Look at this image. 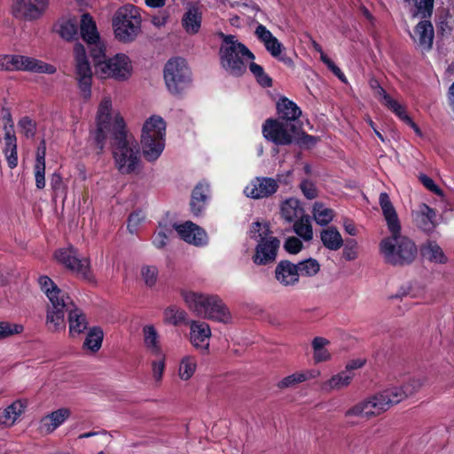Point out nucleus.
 <instances>
[{
  "label": "nucleus",
  "mask_w": 454,
  "mask_h": 454,
  "mask_svg": "<svg viewBox=\"0 0 454 454\" xmlns=\"http://www.w3.org/2000/svg\"><path fill=\"white\" fill-rule=\"evenodd\" d=\"M57 261L64 264L81 278L91 281L93 277L90 268V261L87 258H80L77 251L73 247L60 248L55 252Z\"/></svg>",
  "instance_id": "2eb2a0df"
},
{
  "label": "nucleus",
  "mask_w": 454,
  "mask_h": 454,
  "mask_svg": "<svg viewBox=\"0 0 454 454\" xmlns=\"http://www.w3.org/2000/svg\"><path fill=\"white\" fill-rule=\"evenodd\" d=\"M75 75L79 89L84 99L91 96L92 70L87 58L85 47L76 43L74 46Z\"/></svg>",
  "instance_id": "ddd939ff"
},
{
  "label": "nucleus",
  "mask_w": 454,
  "mask_h": 454,
  "mask_svg": "<svg viewBox=\"0 0 454 454\" xmlns=\"http://www.w3.org/2000/svg\"><path fill=\"white\" fill-rule=\"evenodd\" d=\"M366 363L364 358H356L348 361L345 366V372H352V371L362 368Z\"/></svg>",
  "instance_id": "69168bd1"
},
{
  "label": "nucleus",
  "mask_w": 454,
  "mask_h": 454,
  "mask_svg": "<svg viewBox=\"0 0 454 454\" xmlns=\"http://www.w3.org/2000/svg\"><path fill=\"white\" fill-rule=\"evenodd\" d=\"M222 39L219 49L220 64L230 74L242 75L246 70L248 60H253V52L233 35L218 34Z\"/></svg>",
  "instance_id": "20e7f679"
},
{
  "label": "nucleus",
  "mask_w": 454,
  "mask_h": 454,
  "mask_svg": "<svg viewBox=\"0 0 454 454\" xmlns=\"http://www.w3.org/2000/svg\"><path fill=\"white\" fill-rule=\"evenodd\" d=\"M49 0H16L12 4V14L19 19L35 20L45 12Z\"/></svg>",
  "instance_id": "f3484780"
},
{
  "label": "nucleus",
  "mask_w": 454,
  "mask_h": 454,
  "mask_svg": "<svg viewBox=\"0 0 454 454\" xmlns=\"http://www.w3.org/2000/svg\"><path fill=\"white\" fill-rule=\"evenodd\" d=\"M190 326L189 340L198 350L207 351L209 347L211 330L209 325L201 321L192 320L187 323Z\"/></svg>",
  "instance_id": "412c9836"
},
{
  "label": "nucleus",
  "mask_w": 454,
  "mask_h": 454,
  "mask_svg": "<svg viewBox=\"0 0 454 454\" xmlns=\"http://www.w3.org/2000/svg\"><path fill=\"white\" fill-rule=\"evenodd\" d=\"M9 71H24L39 74H52L56 73V67L42 60L32 57L8 54Z\"/></svg>",
  "instance_id": "dca6fc26"
},
{
  "label": "nucleus",
  "mask_w": 454,
  "mask_h": 454,
  "mask_svg": "<svg viewBox=\"0 0 454 454\" xmlns=\"http://www.w3.org/2000/svg\"><path fill=\"white\" fill-rule=\"evenodd\" d=\"M278 112L279 114L278 120L291 122L293 125H297V119L301 114V111L297 105L286 98L280 99L278 103Z\"/></svg>",
  "instance_id": "7c9ffc66"
},
{
  "label": "nucleus",
  "mask_w": 454,
  "mask_h": 454,
  "mask_svg": "<svg viewBox=\"0 0 454 454\" xmlns=\"http://www.w3.org/2000/svg\"><path fill=\"white\" fill-rule=\"evenodd\" d=\"M379 202L387 222L390 236L380 243V250L386 262L403 266L412 262L417 255V247L409 238L401 235V224L396 211L387 192L380 194Z\"/></svg>",
  "instance_id": "f257e3e1"
},
{
  "label": "nucleus",
  "mask_w": 454,
  "mask_h": 454,
  "mask_svg": "<svg viewBox=\"0 0 454 454\" xmlns=\"http://www.w3.org/2000/svg\"><path fill=\"white\" fill-rule=\"evenodd\" d=\"M197 368V358L193 356H184L179 364L178 376L182 380H190L195 373Z\"/></svg>",
  "instance_id": "ea45409f"
},
{
  "label": "nucleus",
  "mask_w": 454,
  "mask_h": 454,
  "mask_svg": "<svg viewBox=\"0 0 454 454\" xmlns=\"http://www.w3.org/2000/svg\"><path fill=\"white\" fill-rule=\"evenodd\" d=\"M202 10L195 4L189 5L181 19V25L185 33L189 35H195L200 33L202 25Z\"/></svg>",
  "instance_id": "b1692460"
},
{
  "label": "nucleus",
  "mask_w": 454,
  "mask_h": 454,
  "mask_svg": "<svg viewBox=\"0 0 454 454\" xmlns=\"http://www.w3.org/2000/svg\"><path fill=\"white\" fill-rule=\"evenodd\" d=\"M121 116L118 113L112 114V100L109 97H105L98 109L97 114V130L95 134L96 143L100 150L105 146L106 139L108 136L114 135V124L115 118Z\"/></svg>",
  "instance_id": "4468645a"
},
{
  "label": "nucleus",
  "mask_w": 454,
  "mask_h": 454,
  "mask_svg": "<svg viewBox=\"0 0 454 454\" xmlns=\"http://www.w3.org/2000/svg\"><path fill=\"white\" fill-rule=\"evenodd\" d=\"M168 236L163 231H159L155 233L153 237V244L157 248H162L167 244Z\"/></svg>",
  "instance_id": "338daca9"
},
{
  "label": "nucleus",
  "mask_w": 454,
  "mask_h": 454,
  "mask_svg": "<svg viewBox=\"0 0 454 454\" xmlns=\"http://www.w3.org/2000/svg\"><path fill=\"white\" fill-rule=\"evenodd\" d=\"M298 133V125L283 120L268 119L262 125L263 137L278 145H290Z\"/></svg>",
  "instance_id": "f8f14e48"
},
{
  "label": "nucleus",
  "mask_w": 454,
  "mask_h": 454,
  "mask_svg": "<svg viewBox=\"0 0 454 454\" xmlns=\"http://www.w3.org/2000/svg\"><path fill=\"white\" fill-rule=\"evenodd\" d=\"M281 215L287 222L297 221L301 216H304L300 201L294 198L287 199L283 202L281 206Z\"/></svg>",
  "instance_id": "58836bf2"
},
{
  "label": "nucleus",
  "mask_w": 454,
  "mask_h": 454,
  "mask_svg": "<svg viewBox=\"0 0 454 454\" xmlns=\"http://www.w3.org/2000/svg\"><path fill=\"white\" fill-rule=\"evenodd\" d=\"M50 185L53 192V196L59 197L63 195L66 197V186L63 183L62 176L59 173L55 172L51 175L50 179Z\"/></svg>",
  "instance_id": "864d4df0"
},
{
  "label": "nucleus",
  "mask_w": 454,
  "mask_h": 454,
  "mask_svg": "<svg viewBox=\"0 0 454 454\" xmlns=\"http://www.w3.org/2000/svg\"><path fill=\"white\" fill-rule=\"evenodd\" d=\"M183 298L198 316L224 324L231 322V313L218 296L185 292Z\"/></svg>",
  "instance_id": "0eeeda50"
},
{
  "label": "nucleus",
  "mask_w": 454,
  "mask_h": 454,
  "mask_svg": "<svg viewBox=\"0 0 454 454\" xmlns=\"http://www.w3.org/2000/svg\"><path fill=\"white\" fill-rule=\"evenodd\" d=\"M140 277L147 287L152 288L155 286L159 277L158 267L148 264L142 265L140 268Z\"/></svg>",
  "instance_id": "de8ad7c7"
},
{
  "label": "nucleus",
  "mask_w": 454,
  "mask_h": 454,
  "mask_svg": "<svg viewBox=\"0 0 454 454\" xmlns=\"http://www.w3.org/2000/svg\"><path fill=\"white\" fill-rule=\"evenodd\" d=\"M313 216L317 224L325 226L333 221L334 213L323 203L316 202L313 206Z\"/></svg>",
  "instance_id": "a19ab883"
},
{
  "label": "nucleus",
  "mask_w": 454,
  "mask_h": 454,
  "mask_svg": "<svg viewBox=\"0 0 454 454\" xmlns=\"http://www.w3.org/2000/svg\"><path fill=\"white\" fill-rule=\"evenodd\" d=\"M80 32L82 38L87 43L90 56H92V50L98 46H105L104 43L100 40L96 23L89 13H84L82 15L80 22Z\"/></svg>",
  "instance_id": "6ab92c4d"
},
{
  "label": "nucleus",
  "mask_w": 454,
  "mask_h": 454,
  "mask_svg": "<svg viewBox=\"0 0 454 454\" xmlns=\"http://www.w3.org/2000/svg\"><path fill=\"white\" fill-rule=\"evenodd\" d=\"M20 132L27 138H32L35 135L36 124L27 116L21 118L18 122Z\"/></svg>",
  "instance_id": "603ef678"
},
{
  "label": "nucleus",
  "mask_w": 454,
  "mask_h": 454,
  "mask_svg": "<svg viewBox=\"0 0 454 454\" xmlns=\"http://www.w3.org/2000/svg\"><path fill=\"white\" fill-rule=\"evenodd\" d=\"M274 277L277 282L284 287H292L299 284L300 276L296 263L288 260H281L276 266Z\"/></svg>",
  "instance_id": "aec40b11"
},
{
  "label": "nucleus",
  "mask_w": 454,
  "mask_h": 454,
  "mask_svg": "<svg viewBox=\"0 0 454 454\" xmlns=\"http://www.w3.org/2000/svg\"><path fill=\"white\" fill-rule=\"evenodd\" d=\"M255 35L264 44L266 50L272 57L278 58L286 63L291 62L290 59L280 57L284 46L265 26L262 24L258 25L255 29Z\"/></svg>",
  "instance_id": "5701e85b"
},
{
  "label": "nucleus",
  "mask_w": 454,
  "mask_h": 454,
  "mask_svg": "<svg viewBox=\"0 0 454 454\" xmlns=\"http://www.w3.org/2000/svg\"><path fill=\"white\" fill-rule=\"evenodd\" d=\"M376 95L379 97L380 102L390 109L393 113L400 109V105L397 101L393 99L386 90L379 84L376 87Z\"/></svg>",
  "instance_id": "3c124183"
},
{
  "label": "nucleus",
  "mask_w": 454,
  "mask_h": 454,
  "mask_svg": "<svg viewBox=\"0 0 454 454\" xmlns=\"http://www.w3.org/2000/svg\"><path fill=\"white\" fill-rule=\"evenodd\" d=\"M163 317L166 324L177 325L185 322L186 312L175 305H171L164 309Z\"/></svg>",
  "instance_id": "37998d69"
},
{
  "label": "nucleus",
  "mask_w": 454,
  "mask_h": 454,
  "mask_svg": "<svg viewBox=\"0 0 454 454\" xmlns=\"http://www.w3.org/2000/svg\"><path fill=\"white\" fill-rule=\"evenodd\" d=\"M144 343L146 349L153 356H161L162 349L160 343V336L153 325L143 327Z\"/></svg>",
  "instance_id": "473e14b6"
},
{
  "label": "nucleus",
  "mask_w": 454,
  "mask_h": 454,
  "mask_svg": "<svg viewBox=\"0 0 454 454\" xmlns=\"http://www.w3.org/2000/svg\"><path fill=\"white\" fill-rule=\"evenodd\" d=\"M141 19L138 10L132 4L121 7L113 20L115 37L121 42H131L140 29Z\"/></svg>",
  "instance_id": "9d476101"
},
{
  "label": "nucleus",
  "mask_w": 454,
  "mask_h": 454,
  "mask_svg": "<svg viewBox=\"0 0 454 454\" xmlns=\"http://www.w3.org/2000/svg\"><path fill=\"white\" fill-rule=\"evenodd\" d=\"M284 247L288 253L295 254L301 250L302 243L298 238L290 237L286 240Z\"/></svg>",
  "instance_id": "052dcab7"
},
{
  "label": "nucleus",
  "mask_w": 454,
  "mask_h": 454,
  "mask_svg": "<svg viewBox=\"0 0 454 454\" xmlns=\"http://www.w3.org/2000/svg\"><path fill=\"white\" fill-rule=\"evenodd\" d=\"M164 80L169 92L181 94L192 83V72L183 58L170 59L164 67Z\"/></svg>",
  "instance_id": "9b49d317"
},
{
  "label": "nucleus",
  "mask_w": 454,
  "mask_h": 454,
  "mask_svg": "<svg viewBox=\"0 0 454 454\" xmlns=\"http://www.w3.org/2000/svg\"><path fill=\"white\" fill-rule=\"evenodd\" d=\"M251 73L254 75L259 84L264 88L270 87L272 85L271 78L264 72L262 66L251 62L249 65Z\"/></svg>",
  "instance_id": "8fccbe9b"
},
{
  "label": "nucleus",
  "mask_w": 454,
  "mask_h": 454,
  "mask_svg": "<svg viewBox=\"0 0 454 454\" xmlns=\"http://www.w3.org/2000/svg\"><path fill=\"white\" fill-rule=\"evenodd\" d=\"M294 231L303 240H311L313 238V230L309 216L304 215L295 221L294 224Z\"/></svg>",
  "instance_id": "79ce46f5"
},
{
  "label": "nucleus",
  "mask_w": 454,
  "mask_h": 454,
  "mask_svg": "<svg viewBox=\"0 0 454 454\" xmlns=\"http://www.w3.org/2000/svg\"><path fill=\"white\" fill-rule=\"evenodd\" d=\"M343 256L348 261L355 260L357 257L356 242L354 239L347 241L343 250Z\"/></svg>",
  "instance_id": "680f3d73"
},
{
  "label": "nucleus",
  "mask_w": 454,
  "mask_h": 454,
  "mask_svg": "<svg viewBox=\"0 0 454 454\" xmlns=\"http://www.w3.org/2000/svg\"><path fill=\"white\" fill-rule=\"evenodd\" d=\"M90 57L94 64L95 74L100 79L113 78L124 81L131 75V63L125 54L117 53L112 58H106V47L98 46L92 50Z\"/></svg>",
  "instance_id": "39448f33"
},
{
  "label": "nucleus",
  "mask_w": 454,
  "mask_h": 454,
  "mask_svg": "<svg viewBox=\"0 0 454 454\" xmlns=\"http://www.w3.org/2000/svg\"><path fill=\"white\" fill-rule=\"evenodd\" d=\"M71 411L67 408H60L42 418L40 429L51 434L60 427L70 416Z\"/></svg>",
  "instance_id": "bb28decb"
},
{
  "label": "nucleus",
  "mask_w": 454,
  "mask_h": 454,
  "mask_svg": "<svg viewBox=\"0 0 454 454\" xmlns=\"http://www.w3.org/2000/svg\"><path fill=\"white\" fill-rule=\"evenodd\" d=\"M301 189L304 196L309 200L315 199L317 196V192L314 184L308 180H305L301 184Z\"/></svg>",
  "instance_id": "e2e57ef3"
},
{
  "label": "nucleus",
  "mask_w": 454,
  "mask_h": 454,
  "mask_svg": "<svg viewBox=\"0 0 454 454\" xmlns=\"http://www.w3.org/2000/svg\"><path fill=\"white\" fill-rule=\"evenodd\" d=\"M26 407V402L16 400L5 409L0 411V424L12 427L25 411Z\"/></svg>",
  "instance_id": "2f4dec72"
},
{
  "label": "nucleus",
  "mask_w": 454,
  "mask_h": 454,
  "mask_svg": "<svg viewBox=\"0 0 454 454\" xmlns=\"http://www.w3.org/2000/svg\"><path fill=\"white\" fill-rule=\"evenodd\" d=\"M421 254L424 258L434 263L444 264L448 262L442 247L434 241L426 243L421 247Z\"/></svg>",
  "instance_id": "4c0bfd02"
},
{
  "label": "nucleus",
  "mask_w": 454,
  "mask_h": 454,
  "mask_svg": "<svg viewBox=\"0 0 454 454\" xmlns=\"http://www.w3.org/2000/svg\"><path fill=\"white\" fill-rule=\"evenodd\" d=\"M23 330V326L16 324H10L8 322H0V340L20 333Z\"/></svg>",
  "instance_id": "6e6d98bb"
},
{
  "label": "nucleus",
  "mask_w": 454,
  "mask_h": 454,
  "mask_svg": "<svg viewBox=\"0 0 454 454\" xmlns=\"http://www.w3.org/2000/svg\"><path fill=\"white\" fill-rule=\"evenodd\" d=\"M41 290L49 299L46 308L45 325L51 333L65 331V309L72 305L71 297L47 276H42L38 279Z\"/></svg>",
  "instance_id": "7ed1b4c3"
},
{
  "label": "nucleus",
  "mask_w": 454,
  "mask_h": 454,
  "mask_svg": "<svg viewBox=\"0 0 454 454\" xmlns=\"http://www.w3.org/2000/svg\"><path fill=\"white\" fill-rule=\"evenodd\" d=\"M160 359L156 361H153L152 369H153V377L155 381L160 382L162 379L163 372L165 369V363L163 355L159 356Z\"/></svg>",
  "instance_id": "bf43d9fd"
},
{
  "label": "nucleus",
  "mask_w": 454,
  "mask_h": 454,
  "mask_svg": "<svg viewBox=\"0 0 454 454\" xmlns=\"http://www.w3.org/2000/svg\"><path fill=\"white\" fill-rule=\"evenodd\" d=\"M145 219V214L142 210H137L131 213L128 219L127 228L131 234L137 231L138 227Z\"/></svg>",
  "instance_id": "5fc2aeb1"
},
{
  "label": "nucleus",
  "mask_w": 454,
  "mask_h": 454,
  "mask_svg": "<svg viewBox=\"0 0 454 454\" xmlns=\"http://www.w3.org/2000/svg\"><path fill=\"white\" fill-rule=\"evenodd\" d=\"M411 37L416 47L421 51H429L433 47L434 31L432 23L429 20L419 22L414 27Z\"/></svg>",
  "instance_id": "4be33fe9"
},
{
  "label": "nucleus",
  "mask_w": 454,
  "mask_h": 454,
  "mask_svg": "<svg viewBox=\"0 0 454 454\" xmlns=\"http://www.w3.org/2000/svg\"><path fill=\"white\" fill-rule=\"evenodd\" d=\"M299 276L313 277L320 270L319 262L313 258H309L296 263Z\"/></svg>",
  "instance_id": "49530a36"
},
{
  "label": "nucleus",
  "mask_w": 454,
  "mask_h": 454,
  "mask_svg": "<svg viewBox=\"0 0 454 454\" xmlns=\"http://www.w3.org/2000/svg\"><path fill=\"white\" fill-rule=\"evenodd\" d=\"M345 418L348 422L350 424H354L353 419H370L373 418V411H372L370 403L367 401V398L361 400L356 403L349 409H348L345 412Z\"/></svg>",
  "instance_id": "c9c22d12"
},
{
  "label": "nucleus",
  "mask_w": 454,
  "mask_h": 454,
  "mask_svg": "<svg viewBox=\"0 0 454 454\" xmlns=\"http://www.w3.org/2000/svg\"><path fill=\"white\" fill-rule=\"evenodd\" d=\"M176 231L184 241L190 244L195 246L207 244V237L205 231L192 222L176 226Z\"/></svg>",
  "instance_id": "a878e982"
},
{
  "label": "nucleus",
  "mask_w": 454,
  "mask_h": 454,
  "mask_svg": "<svg viewBox=\"0 0 454 454\" xmlns=\"http://www.w3.org/2000/svg\"><path fill=\"white\" fill-rule=\"evenodd\" d=\"M329 343L328 340L323 337H316L312 341V347L314 349V360L317 363L327 361L330 359V353L325 348V346Z\"/></svg>",
  "instance_id": "a18cd8bd"
},
{
  "label": "nucleus",
  "mask_w": 454,
  "mask_h": 454,
  "mask_svg": "<svg viewBox=\"0 0 454 454\" xmlns=\"http://www.w3.org/2000/svg\"><path fill=\"white\" fill-rule=\"evenodd\" d=\"M115 167L122 175L135 173L140 163V149L136 139L127 133L121 116L114 124V135L110 136Z\"/></svg>",
  "instance_id": "f03ea898"
},
{
  "label": "nucleus",
  "mask_w": 454,
  "mask_h": 454,
  "mask_svg": "<svg viewBox=\"0 0 454 454\" xmlns=\"http://www.w3.org/2000/svg\"><path fill=\"white\" fill-rule=\"evenodd\" d=\"M354 376L355 374L353 372L341 371L333 375L327 380L322 382L321 390L326 393H330L333 391H340L344 389L351 384Z\"/></svg>",
  "instance_id": "c85d7f7f"
},
{
  "label": "nucleus",
  "mask_w": 454,
  "mask_h": 454,
  "mask_svg": "<svg viewBox=\"0 0 454 454\" xmlns=\"http://www.w3.org/2000/svg\"><path fill=\"white\" fill-rule=\"evenodd\" d=\"M4 145L5 146L4 149V153L5 155L8 166L11 168H14L18 165L17 138L11 129H7L5 131Z\"/></svg>",
  "instance_id": "e433bc0d"
},
{
  "label": "nucleus",
  "mask_w": 454,
  "mask_h": 454,
  "mask_svg": "<svg viewBox=\"0 0 454 454\" xmlns=\"http://www.w3.org/2000/svg\"><path fill=\"white\" fill-rule=\"evenodd\" d=\"M166 123L158 115H153L144 124L141 144L144 157L148 161L156 160L165 147Z\"/></svg>",
  "instance_id": "6e6552de"
},
{
  "label": "nucleus",
  "mask_w": 454,
  "mask_h": 454,
  "mask_svg": "<svg viewBox=\"0 0 454 454\" xmlns=\"http://www.w3.org/2000/svg\"><path fill=\"white\" fill-rule=\"evenodd\" d=\"M250 238L256 241L253 262L257 266H264L274 262L280 247V240L273 236L267 223H253L250 228Z\"/></svg>",
  "instance_id": "423d86ee"
},
{
  "label": "nucleus",
  "mask_w": 454,
  "mask_h": 454,
  "mask_svg": "<svg viewBox=\"0 0 454 454\" xmlns=\"http://www.w3.org/2000/svg\"><path fill=\"white\" fill-rule=\"evenodd\" d=\"M58 32L59 35L67 41L74 39L77 35V23L73 20H61L59 23Z\"/></svg>",
  "instance_id": "09e8293b"
},
{
  "label": "nucleus",
  "mask_w": 454,
  "mask_h": 454,
  "mask_svg": "<svg viewBox=\"0 0 454 454\" xmlns=\"http://www.w3.org/2000/svg\"><path fill=\"white\" fill-rule=\"evenodd\" d=\"M413 217L417 227L427 233L433 232L437 226L435 210L426 204L419 205Z\"/></svg>",
  "instance_id": "393cba45"
},
{
  "label": "nucleus",
  "mask_w": 454,
  "mask_h": 454,
  "mask_svg": "<svg viewBox=\"0 0 454 454\" xmlns=\"http://www.w3.org/2000/svg\"><path fill=\"white\" fill-rule=\"evenodd\" d=\"M68 312L69 333L72 336L78 335L88 327V321L83 311L76 307L72 301V305L65 309Z\"/></svg>",
  "instance_id": "cd10ccee"
},
{
  "label": "nucleus",
  "mask_w": 454,
  "mask_h": 454,
  "mask_svg": "<svg viewBox=\"0 0 454 454\" xmlns=\"http://www.w3.org/2000/svg\"><path fill=\"white\" fill-rule=\"evenodd\" d=\"M278 181L272 177L257 176L244 189L247 197L254 200L269 198L278 189Z\"/></svg>",
  "instance_id": "a211bd4d"
},
{
  "label": "nucleus",
  "mask_w": 454,
  "mask_h": 454,
  "mask_svg": "<svg viewBox=\"0 0 454 454\" xmlns=\"http://www.w3.org/2000/svg\"><path fill=\"white\" fill-rule=\"evenodd\" d=\"M320 239L324 247L331 251H337L343 246V239L333 226L323 229L320 232Z\"/></svg>",
  "instance_id": "f704fd0d"
},
{
  "label": "nucleus",
  "mask_w": 454,
  "mask_h": 454,
  "mask_svg": "<svg viewBox=\"0 0 454 454\" xmlns=\"http://www.w3.org/2000/svg\"><path fill=\"white\" fill-rule=\"evenodd\" d=\"M34 174L36 188L43 189L45 187V164L35 163Z\"/></svg>",
  "instance_id": "4d7b16f0"
},
{
  "label": "nucleus",
  "mask_w": 454,
  "mask_h": 454,
  "mask_svg": "<svg viewBox=\"0 0 454 454\" xmlns=\"http://www.w3.org/2000/svg\"><path fill=\"white\" fill-rule=\"evenodd\" d=\"M104 333L101 328L93 327L91 328L83 343V346L92 352L98 351L102 345Z\"/></svg>",
  "instance_id": "c03bdc74"
},
{
  "label": "nucleus",
  "mask_w": 454,
  "mask_h": 454,
  "mask_svg": "<svg viewBox=\"0 0 454 454\" xmlns=\"http://www.w3.org/2000/svg\"><path fill=\"white\" fill-rule=\"evenodd\" d=\"M46 155V145L44 140H43L37 148L36 158L35 163L45 164Z\"/></svg>",
  "instance_id": "774afa93"
},
{
  "label": "nucleus",
  "mask_w": 454,
  "mask_h": 454,
  "mask_svg": "<svg viewBox=\"0 0 454 454\" xmlns=\"http://www.w3.org/2000/svg\"><path fill=\"white\" fill-rule=\"evenodd\" d=\"M395 115H397L401 121L409 125L414 132L421 137L422 132L419 126L412 121V119L406 114V111L403 106H400V109L395 112Z\"/></svg>",
  "instance_id": "13d9d810"
},
{
  "label": "nucleus",
  "mask_w": 454,
  "mask_h": 454,
  "mask_svg": "<svg viewBox=\"0 0 454 454\" xmlns=\"http://www.w3.org/2000/svg\"><path fill=\"white\" fill-rule=\"evenodd\" d=\"M320 375L318 370H307L304 372H297L282 379L277 384L280 389L292 387L299 383H302L308 380L315 379Z\"/></svg>",
  "instance_id": "72a5a7b5"
},
{
  "label": "nucleus",
  "mask_w": 454,
  "mask_h": 454,
  "mask_svg": "<svg viewBox=\"0 0 454 454\" xmlns=\"http://www.w3.org/2000/svg\"><path fill=\"white\" fill-rule=\"evenodd\" d=\"M209 195V186L204 183H199L192 193L191 210L196 216L205 209V205Z\"/></svg>",
  "instance_id": "c756f323"
},
{
  "label": "nucleus",
  "mask_w": 454,
  "mask_h": 454,
  "mask_svg": "<svg viewBox=\"0 0 454 454\" xmlns=\"http://www.w3.org/2000/svg\"><path fill=\"white\" fill-rule=\"evenodd\" d=\"M420 387L418 380H411L402 387H393L367 397L373 417L380 415L391 406L413 395Z\"/></svg>",
  "instance_id": "1a4fd4ad"
},
{
  "label": "nucleus",
  "mask_w": 454,
  "mask_h": 454,
  "mask_svg": "<svg viewBox=\"0 0 454 454\" xmlns=\"http://www.w3.org/2000/svg\"><path fill=\"white\" fill-rule=\"evenodd\" d=\"M419 180L421 181L423 185L429 191L433 192L435 194H441V189L434 184L432 178L426 175H422L420 176Z\"/></svg>",
  "instance_id": "0e129e2a"
}]
</instances>
